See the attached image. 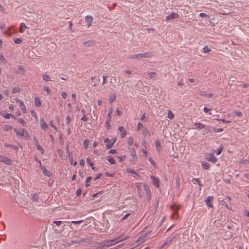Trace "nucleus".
Returning <instances> with one entry per match:
<instances>
[{
	"instance_id": "nucleus-46",
	"label": "nucleus",
	"mask_w": 249,
	"mask_h": 249,
	"mask_svg": "<svg viewBox=\"0 0 249 249\" xmlns=\"http://www.w3.org/2000/svg\"><path fill=\"white\" fill-rule=\"evenodd\" d=\"M14 41L16 44H20L22 42V39L19 38H17L14 40Z\"/></svg>"
},
{
	"instance_id": "nucleus-33",
	"label": "nucleus",
	"mask_w": 249,
	"mask_h": 249,
	"mask_svg": "<svg viewBox=\"0 0 249 249\" xmlns=\"http://www.w3.org/2000/svg\"><path fill=\"white\" fill-rule=\"evenodd\" d=\"M167 117L170 120L174 118V115L170 110H169L168 111Z\"/></svg>"
},
{
	"instance_id": "nucleus-5",
	"label": "nucleus",
	"mask_w": 249,
	"mask_h": 249,
	"mask_svg": "<svg viewBox=\"0 0 249 249\" xmlns=\"http://www.w3.org/2000/svg\"><path fill=\"white\" fill-rule=\"evenodd\" d=\"M0 161L8 165H11L12 163V160L11 159L6 156L0 155Z\"/></svg>"
},
{
	"instance_id": "nucleus-48",
	"label": "nucleus",
	"mask_w": 249,
	"mask_h": 249,
	"mask_svg": "<svg viewBox=\"0 0 249 249\" xmlns=\"http://www.w3.org/2000/svg\"><path fill=\"white\" fill-rule=\"evenodd\" d=\"M130 152H131V155L133 156V157H135L137 158V156H136V151H135L134 149V148H132L131 149V150H130Z\"/></svg>"
},
{
	"instance_id": "nucleus-50",
	"label": "nucleus",
	"mask_w": 249,
	"mask_h": 249,
	"mask_svg": "<svg viewBox=\"0 0 249 249\" xmlns=\"http://www.w3.org/2000/svg\"><path fill=\"white\" fill-rule=\"evenodd\" d=\"M222 150H223V147L218 148L216 152V155H219L221 153Z\"/></svg>"
},
{
	"instance_id": "nucleus-8",
	"label": "nucleus",
	"mask_w": 249,
	"mask_h": 249,
	"mask_svg": "<svg viewBox=\"0 0 249 249\" xmlns=\"http://www.w3.org/2000/svg\"><path fill=\"white\" fill-rule=\"evenodd\" d=\"M0 114L6 119H9L10 117H12L13 119H16L15 115L11 113H7L3 110L0 111Z\"/></svg>"
},
{
	"instance_id": "nucleus-30",
	"label": "nucleus",
	"mask_w": 249,
	"mask_h": 249,
	"mask_svg": "<svg viewBox=\"0 0 249 249\" xmlns=\"http://www.w3.org/2000/svg\"><path fill=\"white\" fill-rule=\"evenodd\" d=\"M171 208L173 211L176 212L178 209H179L180 207L177 205L174 204L171 206Z\"/></svg>"
},
{
	"instance_id": "nucleus-18",
	"label": "nucleus",
	"mask_w": 249,
	"mask_h": 249,
	"mask_svg": "<svg viewBox=\"0 0 249 249\" xmlns=\"http://www.w3.org/2000/svg\"><path fill=\"white\" fill-rule=\"evenodd\" d=\"M142 135L144 137H147V136H150L151 135V133L149 132V131L148 130V129L146 127H144L142 130Z\"/></svg>"
},
{
	"instance_id": "nucleus-19",
	"label": "nucleus",
	"mask_w": 249,
	"mask_h": 249,
	"mask_svg": "<svg viewBox=\"0 0 249 249\" xmlns=\"http://www.w3.org/2000/svg\"><path fill=\"white\" fill-rule=\"evenodd\" d=\"M116 98V96L115 94H110L109 96L108 101L109 103L111 104L113 102H114Z\"/></svg>"
},
{
	"instance_id": "nucleus-7",
	"label": "nucleus",
	"mask_w": 249,
	"mask_h": 249,
	"mask_svg": "<svg viewBox=\"0 0 249 249\" xmlns=\"http://www.w3.org/2000/svg\"><path fill=\"white\" fill-rule=\"evenodd\" d=\"M150 178L152 179V183L156 188H158L160 187V180L159 179L153 176H151Z\"/></svg>"
},
{
	"instance_id": "nucleus-1",
	"label": "nucleus",
	"mask_w": 249,
	"mask_h": 249,
	"mask_svg": "<svg viewBox=\"0 0 249 249\" xmlns=\"http://www.w3.org/2000/svg\"><path fill=\"white\" fill-rule=\"evenodd\" d=\"M153 56L151 52H146L142 53L134 54L129 56L130 59H141L146 58H150Z\"/></svg>"
},
{
	"instance_id": "nucleus-63",
	"label": "nucleus",
	"mask_w": 249,
	"mask_h": 249,
	"mask_svg": "<svg viewBox=\"0 0 249 249\" xmlns=\"http://www.w3.org/2000/svg\"><path fill=\"white\" fill-rule=\"evenodd\" d=\"M0 60L2 61V62H5L6 59L4 57V56H3V55L1 54L0 55Z\"/></svg>"
},
{
	"instance_id": "nucleus-49",
	"label": "nucleus",
	"mask_w": 249,
	"mask_h": 249,
	"mask_svg": "<svg viewBox=\"0 0 249 249\" xmlns=\"http://www.w3.org/2000/svg\"><path fill=\"white\" fill-rule=\"evenodd\" d=\"M234 112L238 117H241L243 115V114L241 111L235 110Z\"/></svg>"
},
{
	"instance_id": "nucleus-12",
	"label": "nucleus",
	"mask_w": 249,
	"mask_h": 249,
	"mask_svg": "<svg viewBox=\"0 0 249 249\" xmlns=\"http://www.w3.org/2000/svg\"><path fill=\"white\" fill-rule=\"evenodd\" d=\"M213 197L209 196L207 197L206 200H205L206 205L209 207H213Z\"/></svg>"
},
{
	"instance_id": "nucleus-20",
	"label": "nucleus",
	"mask_w": 249,
	"mask_h": 249,
	"mask_svg": "<svg viewBox=\"0 0 249 249\" xmlns=\"http://www.w3.org/2000/svg\"><path fill=\"white\" fill-rule=\"evenodd\" d=\"M19 107H20L21 110L23 113H25L26 112V107L24 103L22 102H20Z\"/></svg>"
},
{
	"instance_id": "nucleus-39",
	"label": "nucleus",
	"mask_w": 249,
	"mask_h": 249,
	"mask_svg": "<svg viewBox=\"0 0 249 249\" xmlns=\"http://www.w3.org/2000/svg\"><path fill=\"white\" fill-rule=\"evenodd\" d=\"M12 128V127L10 125L6 124L3 126V130L5 131H7L9 130H11Z\"/></svg>"
},
{
	"instance_id": "nucleus-40",
	"label": "nucleus",
	"mask_w": 249,
	"mask_h": 249,
	"mask_svg": "<svg viewBox=\"0 0 249 249\" xmlns=\"http://www.w3.org/2000/svg\"><path fill=\"white\" fill-rule=\"evenodd\" d=\"M148 160L150 162V163L154 167H157L156 163L152 160V158L151 157H150L148 158Z\"/></svg>"
},
{
	"instance_id": "nucleus-6",
	"label": "nucleus",
	"mask_w": 249,
	"mask_h": 249,
	"mask_svg": "<svg viewBox=\"0 0 249 249\" xmlns=\"http://www.w3.org/2000/svg\"><path fill=\"white\" fill-rule=\"evenodd\" d=\"M143 188L144 190L145 191L146 198L148 199H150L151 198V192H150V186L147 184H144L143 185Z\"/></svg>"
},
{
	"instance_id": "nucleus-10",
	"label": "nucleus",
	"mask_w": 249,
	"mask_h": 249,
	"mask_svg": "<svg viewBox=\"0 0 249 249\" xmlns=\"http://www.w3.org/2000/svg\"><path fill=\"white\" fill-rule=\"evenodd\" d=\"M178 16L176 13H172L166 17V20L167 21L171 20L176 18H178Z\"/></svg>"
},
{
	"instance_id": "nucleus-17",
	"label": "nucleus",
	"mask_w": 249,
	"mask_h": 249,
	"mask_svg": "<svg viewBox=\"0 0 249 249\" xmlns=\"http://www.w3.org/2000/svg\"><path fill=\"white\" fill-rule=\"evenodd\" d=\"M155 146L157 151H160L162 147L160 144V141L159 140H157L155 142Z\"/></svg>"
},
{
	"instance_id": "nucleus-32",
	"label": "nucleus",
	"mask_w": 249,
	"mask_h": 249,
	"mask_svg": "<svg viewBox=\"0 0 249 249\" xmlns=\"http://www.w3.org/2000/svg\"><path fill=\"white\" fill-rule=\"evenodd\" d=\"M173 239V237L167 239L164 243L162 244V247H165L169 243L171 242Z\"/></svg>"
},
{
	"instance_id": "nucleus-4",
	"label": "nucleus",
	"mask_w": 249,
	"mask_h": 249,
	"mask_svg": "<svg viewBox=\"0 0 249 249\" xmlns=\"http://www.w3.org/2000/svg\"><path fill=\"white\" fill-rule=\"evenodd\" d=\"M112 113V110H109L107 114V118L106 122V126L107 129L109 130L111 128V124L110 122L111 118V114Z\"/></svg>"
},
{
	"instance_id": "nucleus-3",
	"label": "nucleus",
	"mask_w": 249,
	"mask_h": 249,
	"mask_svg": "<svg viewBox=\"0 0 249 249\" xmlns=\"http://www.w3.org/2000/svg\"><path fill=\"white\" fill-rule=\"evenodd\" d=\"M116 141V138H113L111 141L108 138H105L104 139L105 143H107L106 144V149H110L113 145L114 144Z\"/></svg>"
},
{
	"instance_id": "nucleus-52",
	"label": "nucleus",
	"mask_w": 249,
	"mask_h": 249,
	"mask_svg": "<svg viewBox=\"0 0 249 249\" xmlns=\"http://www.w3.org/2000/svg\"><path fill=\"white\" fill-rule=\"evenodd\" d=\"M142 127H143V124L141 122H139L138 123V126H137V130H140V129Z\"/></svg>"
},
{
	"instance_id": "nucleus-47",
	"label": "nucleus",
	"mask_w": 249,
	"mask_h": 249,
	"mask_svg": "<svg viewBox=\"0 0 249 249\" xmlns=\"http://www.w3.org/2000/svg\"><path fill=\"white\" fill-rule=\"evenodd\" d=\"M131 215V213H127L126 214H125L121 219V220L122 221L125 220L126 219H127L130 215Z\"/></svg>"
},
{
	"instance_id": "nucleus-14",
	"label": "nucleus",
	"mask_w": 249,
	"mask_h": 249,
	"mask_svg": "<svg viewBox=\"0 0 249 249\" xmlns=\"http://www.w3.org/2000/svg\"><path fill=\"white\" fill-rule=\"evenodd\" d=\"M35 142L36 149L40 151L42 154H43L44 153V149L40 145L37 139H35Z\"/></svg>"
},
{
	"instance_id": "nucleus-38",
	"label": "nucleus",
	"mask_w": 249,
	"mask_h": 249,
	"mask_svg": "<svg viewBox=\"0 0 249 249\" xmlns=\"http://www.w3.org/2000/svg\"><path fill=\"white\" fill-rule=\"evenodd\" d=\"M188 81L190 83H194L193 86H195L197 84V81L196 79H194L193 78H189L188 79Z\"/></svg>"
},
{
	"instance_id": "nucleus-16",
	"label": "nucleus",
	"mask_w": 249,
	"mask_h": 249,
	"mask_svg": "<svg viewBox=\"0 0 249 249\" xmlns=\"http://www.w3.org/2000/svg\"><path fill=\"white\" fill-rule=\"evenodd\" d=\"M85 20L88 23V27H89L91 25V23L93 21V18L91 16H88L85 18Z\"/></svg>"
},
{
	"instance_id": "nucleus-58",
	"label": "nucleus",
	"mask_w": 249,
	"mask_h": 249,
	"mask_svg": "<svg viewBox=\"0 0 249 249\" xmlns=\"http://www.w3.org/2000/svg\"><path fill=\"white\" fill-rule=\"evenodd\" d=\"M61 95L63 98H66L67 96V93L65 91H62L61 93Z\"/></svg>"
},
{
	"instance_id": "nucleus-24",
	"label": "nucleus",
	"mask_w": 249,
	"mask_h": 249,
	"mask_svg": "<svg viewBox=\"0 0 249 249\" xmlns=\"http://www.w3.org/2000/svg\"><path fill=\"white\" fill-rule=\"evenodd\" d=\"M42 170L43 174L46 176L50 177L51 175L50 172L47 170L45 168H42Z\"/></svg>"
},
{
	"instance_id": "nucleus-43",
	"label": "nucleus",
	"mask_w": 249,
	"mask_h": 249,
	"mask_svg": "<svg viewBox=\"0 0 249 249\" xmlns=\"http://www.w3.org/2000/svg\"><path fill=\"white\" fill-rule=\"evenodd\" d=\"M211 51V50L207 46H205L203 47V52L205 53H209Z\"/></svg>"
},
{
	"instance_id": "nucleus-61",
	"label": "nucleus",
	"mask_w": 249,
	"mask_h": 249,
	"mask_svg": "<svg viewBox=\"0 0 249 249\" xmlns=\"http://www.w3.org/2000/svg\"><path fill=\"white\" fill-rule=\"evenodd\" d=\"M110 154H116L117 153V151L115 149H111L109 152Z\"/></svg>"
},
{
	"instance_id": "nucleus-59",
	"label": "nucleus",
	"mask_w": 249,
	"mask_h": 249,
	"mask_svg": "<svg viewBox=\"0 0 249 249\" xmlns=\"http://www.w3.org/2000/svg\"><path fill=\"white\" fill-rule=\"evenodd\" d=\"M142 184L141 183H136V186L139 190H141Z\"/></svg>"
},
{
	"instance_id": "nucleus-55",
	"label": "nucleus",
	"mask_w": 249,
	"mask_h": 249,
	"mask_svg": "<svg viewBox=\"0 0 249 249\" xmlns=\"http://www.w3.org/2000/svg\"><path fill=\"white\" fill-rule=\"evenodd\" d=\"M83 222V220H79V221H71V223L74 224H80Z\"/></svg>"
},
{
	"instance_id": "nucleus-29",
	"label": "nucleus",
	"mask_w": 249,
	"mask_h": 249,
	"mask_svg": "<svg viewBox=\"0 0 249 249\" xmlns=\"http://www.w3.org/2000/svg\"><path fill=\"white\" fill-rule=\"evenodd\" d=\"M106 159L111 164H114L116 163L115 160L113 158H111L110 157H109V156L107 157H106Z\"/></svg>"
},
{
	"instance_id": "nucleus-45",
	"label": "nucleus",
	"mask_w": 249,
	"mask_h": 249,
	"mask_svg": "<svg viewBox=\"0 0 249 249\" xmlns=\"http://www.w3.org/2000/svg\"><path fill=\"white\" fill-rule=\"evenodd\" d=\"M20 91V89L18 87H15L12 90V93L14 94L17 93Z\"/></svg>"
},
{
	"instance_id": "nucleus-37",
	"label": "nucleus",
	"mask_w": 249,
	"mask_h": 249,
	"mask_svg": "<svg viewBox=\"0 0 249 249\" xmlns=\"http://www.w3.org/2000/svg\"><path fill=\"white\" fill-rule=\"evenodd\" d=\"M43 90L47 92L48 95L51 94L52 92L51 89L49 87L45 86L43 88Z\"/></svg>"
},
{
	"instance_id": "nucleus-62",
	"label": "nucleus",
	"mask_w": 249,
	"mask_h": 249,
	"mask_svg": "<svg viewBox=\"0 0 249 249\" xmlns=\"http://www.w3.org/2000/svg\"><path fill=\"white\" fill-rule=\"evenodd\" d=\"M71 97L73 99V102L76 103V94L75 93H72L71 94Z\"/></svg>"
},
{
	"instance_id": "nucleus-25",
	"label": "nucleus",
	"mask_w": 249,
	"mask_h": 249,
	"mask_svg": "<svg viewBox=\"0 0 249 249\" xmlns=\"http://www.w3.org/2000/svg\"><path fill=\"white\" fill-rule=\"evenodd\" d=\"M193 126L195 128H198L200 129L203 128L204 127V125L200 123H195Z\"/></svg>"
},
{
	"instance_id": "nucleus-13",
	"label": "nucleus",
	"mask_w": 249,
	"mask_h": 249,
	"mask_svg": "<svg viewBox=\"0 0 249 249\" xmlns=\"http://www.w3.org/2000/svg\"><path fill=\"white\" fill-rule=\"evenodd\" d=\"M40 127L44 130H46L48 128V124L45 123L43 118H41L40 121Z\"/></svg>"
},
{
	"instance_id": "nucleus-22",
	"label": "nucleus",
	"mask_w": 249,
	"mask_h": 249,
	"mask_svg": "<svg viewBox=\"0 0 249 249\" xmlns=\"http://www.w3.org/2000/svg\"><path fill=\"white\" fill-rule=\"evenodd\" d=\"M200 95L202 96H205L206 98H209L212 97V94L210 93H207L206 91H201L200 92Z\"/></svg>"
},
{
	"instance_id": "nucleus-41",
	"label": "nucleus",
	"mask_w": 249,
	"mask_h": 249,
	"mask_svg": "<svg viewBox=\"0 0 249 249\" xmlns=\"http://www.w3.org/2000/svg\"><path fill=\"white\" fill-rule=\"evenodd\" d=\"M4 146L6 147H10L15 150L18 149V147L16 145L5 144Z\"/></svg>"
},
{
	"instance_id": "nucleus-60",
	"label": "nucleus",
	"mask_w": 249,
	"mask_h": 249,
	"mask_svg": "<svg viewBox=\"0 0 249 249\" xmlns=\"http://www.w3.org/2000/svg\"><path fill=\"white\" fill-rule=\"evenodd\" d=\"M203 110H204V111L205 112L207 113V112H208L209 111H211V108H208V107H204Z\"/></svg>"
},
{
	"instance_id": "nucleus-34",
	"label": "nucleus",
	"mask_w": 249,
	"mask_h": 249,
	"mask_svg": "<svg viewBox=\"0 0 249 249\" xmlns=\"http://www.w3.org/2000/svg\"><path fill=\"white\" fill-rule=\"evenodd\" d=\"M39 196L37 194H33L32 197V200L34 202H36L38 200Z\"/></svg>"
},
{
	"instance_id": "nucleus-57",
	"label": "nucleus",
	"mask_w": 249,
	"mask_h": 249,
	"mask_svg": "<svg viewBox=\"0 0 249 249\" xmlns=\"http://www.w3.org/2000/svg\"><path fill=\"white\" fill-rule=\"evenodd\" d=\"M50 125H51L53 128H54V129L55 130L57 131V128L56 127V126H55V125H54V124H53V122H52V121H51V122H50Z\"/></svg>"
},
{
	"instance_id": "nucleus-2",
	"label": "nucleus",
	"mask_w": 249,
	"mask_h": 249,
	"mask_svg": "<svg viewBox=\"0 0 249 249\" xmlns=\"http://www.w3.org/2000/svg\"><path fill=\"white\" fill-rule=\"evenodd\" d=\"M14 131L15 132L17 135L24 137L26 139L29 138V134L28 132L23 128L21 129L20 130H18L17 128H15Z\"/></svg>"
},
{
	"instance_id": "nucleus-35",
	"label": "nucleus",
	"mask_w": 249,
	"mask_h": 249,
	"mask_svg": "<svg viewBox=\"0 0 249 249\" xmlns=\"http://www.w3.org/2000/svg\"><path fill=\"white\" fill-rule=\"evenodd\" d=\"M127 172L132 174L134 177H135L136 176H139V175L137 174V173L135 171L131 169H128L127 170Z\"/></svg>"
},
{
	"instance_id": "nucleus-26",
	"label": "nucleus",
	"mask_w": 249,
	"mask_h": 249,
	"mask_svg": "<svg viewBox=\"0 0 249 249\" xmlns=\"http://www.w3.org/2000/svg\"><path fill=\"white\" fill-rule=\"evenodd\" d=\"M27 28V27L25 25V24L24 23H22L20 25V27L19 28V32L21 33H23L24 32L25 29H26Z\"/></svg>"
},
{
	"instance_id": "nucleus-44",
	"label": "nucleus",
	"mask_w": 249,
	"mask_h": 249,
	"mask_svg": "<svg viewBox=\"0 0 249 249\" xmlns=\"http://www.w3.org/2000/svg\"><path fill=\"white\" fill-rule=\"evenodd\" d=\"M18 122L20 123L23 126H24L26 124V123L23 119H21V118L18 119Z\"/></svg>"
},
{
	"instance_id": "nucleus-27",
	"label": "nucleus",
	"mask_w": 249,
	"mask_h": 249,
	"mask_svg": "<svg viewBox=\"0 0 249 249\" xmlns=\"http://www.w3.org/2000/svg\"><path fill=\"white\" fill-rule=\"evenodd\" d=\"M202 166L204 169L208 170L210 168V164L207 162L204 161L202 163Z\"/></svg>"
},
{
	"instance_id": "nucleus-54",
	"label": "nucleus",
	"mask_w": 249,
	"mask_h": 249,
	"mask_svg": "<svg viewBox=\"0 0 249 249\" xmlns=\"http://www.w3.org/2000/svg\"><path fill=\"white\" fill-rule=\"evenodd\" d=\"M199 16L201 17H204V18H206L209 17V16L208 15H207L204 13H200Z\"/></svg>"
},
{
	"instance_id": "nucleus-23",
	"label": "nucleus",
	"mask_w": 249,
	"mask_h": 249,
	"mask_svg": "<svg viewBox=\"0 0 249 249\" xmlns=\"http://www.w3.org/2000/svg\"><path fill=\"white\" fill-rule=\"evenodd\" d=\"M35 106L36 107H40L41 106V101L38 97L36 96L35 98Z\"/></svg>"
},
{
	"instance_id": "nucleus-53",
	"label": "nucleus",
	"mask_w": 249,
	"mask_h": 249,
	"mask_svg": "<svg viewBox=\"0 0 249 249\" xmlns=\"http://www.w3.org/2000/svg\"><path fill=\"white\" fill-rule=\"evenodd\" d=\"M192 182L194 184L198 183V184L200 185L199 180L198 178H193L192 179Z\"/></svg>"
},
{
	"instance_id": "nucleus-42",
	"label": "nucleus",
	"mask_w": 249,
	"mask_h": 249,
	"mask_svg": "<svg viewBox=\"0 0 249 249\" xmlns=\"http://www.w3.org/2000/svg\"><path fill=\"white\" fill-rule=\"evenodd\" d=\"M89 141L88 139L85 140L83 142V145L85 149H87L89 146Z\"/></svg>"
},
{
	"instance_id": "nucleus-9",
	"label": "nucleus",
	"mask_w": 249,
	"mask_h": 249,
	"mask_svg": "<svg viewBox=\"0 0 249 249\" xmlns=\"http://www.w3.org/2000/svg\"><path fill=\"white\" fill-rule=\"evenodd\" d=\"M207 160L213 163H215L217 161V159L213 154H209L207 156Z\"/></svg>"
},
{
	"instance_id": "nucleus-31",
	"label": "nucleus",
	"mask_w": 249,
	"mask_h": 249,
	"mask_svg": "<svg viewBox=\"0 0 249 249\" xmlns=\"http://www.w3.org/2000/svg\"><path fill=\"white\" fill-rule=\"evenodd\" d=\"M147 75L150 78H155L157 76V74L155 72H150L147 73Z\"/></svg>"
},
{
	"instance_id": "nucleus-64",
	"label": "nucleus",
	"mask_w": 249,
	"mask_h": 249,
	"mask_svg": "<svg viewBox=\"0 0 249 249\" xmlns=\"http://www.w3.org/2000/svg\"><path fill=\"white\" fill-rule=\"evenodd\" d=\"M81 120L84 122H86L87 121V118L86 117V115H83Z\"/></svg>"
},
{
	"instance_id": "nucleus-36",
	"label": "nucleus",
	"mask_w": 249,
	"mask_h": 249,
	"mask_svg": "<svg viewBox=\"0 0 249 249\" xmlns=\"http://www.w3.org/2000/svg\"><path fill=\"white\" fill-rule=\"evenodd\" d=\"M87 162L91 166V168L93 170H96L95 168L93 166V163L91 161V160L88 158L87 159Z\"/></svg>"
},
{
	"instance_id": "nucleus-56",
	"label": "nucleus",
	"mask_w": 249,
	"mask_h": 249,
	"mask_svg": "<svg viewBox=\"0 0 249 249\" xmlns=\"http://www.w3.org/2000/svg\"><path fill=\"white\" fill-rule=\"evenodd\" d=\"M82 193L81 189L80 188H78L76 191V195L77 196H79L81 195Z\"/></svg>"
},
{
	"instance_id": "nucleus-15",
	"label": "nucleus",
	"mask_w": 249,
	"mask_h": 249,
	"mask_svg": "<svg viewBox=\"0 0 249 249\" xmlns=\"http://www.w3.org/2000/svg\"><path fill=\"white\" fill-rule=\"evenodd\" d=\"M118 130L121 132V137L122 138L124 137L126 135V130L123 126H119L118 127Z\"/></svg>"
},
{
	"instance_id": "nucleus-51",
	"label": "nucleus",
	"mask_w": 249,
	"mask_h": 249,
	"mask_svg": "<svg viewBox=\"0 0 249 249\" xmlns=\"http://www.w3.org/2000/svg\"><path fill=\"white\" fill-rule=\"evenodd\" d=\"M62 221H53V224H56L57 226H60V225L62 224Z\"/></svg>"
},
{
	"instance_id": "nucleus-21",
	"label": "nucleus",
	"mask_w": 249,
	"mask_h": 249,
	"mask_svg": "<svg viewBox=\"0 0 249 249\" xmlns=\"http://www.w3.org/2000/svg\"><path fill=\"white\" fill-rule=\"evenodd\" d=\"M42 78L44 81L46 82L52 81L50 76L46 72L43 74Z\"/></svg>"
},
{
	"instance_id": "nucleus-28",
	"label": "nucleus",
	"mask_w": 249,
	"mask_h": 249,
	"mask_svg": "<svg viewBox=\"0 0 249 249\" xmlns=\"http://www.w3.org/2000/svg\"><path fill=\"white\" fill-rule=\"evenodd\" d=\"M127 142L130 146L132 145L134 142L133 138L132 137H128L127 139Z\"/></svg>"
},
{
	"instance_id": "nucleus-11",
	"label": "nucleus",
	"mask_w": 249,
	"mask_h": 249,
	"mask_svg": "<svg viewBox=\"0 0 249 249\" xmlns=\"http://www.w3.org/2000/svg\"><path fill=\"white\" fill-rule=\"evenodd\" d=\"M118 242L117 239H113L110 241H108L107 243H105L104 245L103 246V247H110L112 245H115L116 243Z\"/></svg>"
}]
</instances>
